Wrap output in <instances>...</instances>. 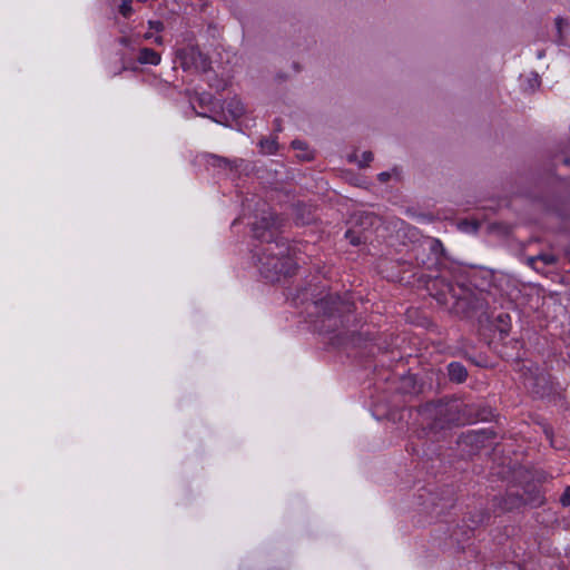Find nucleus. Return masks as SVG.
<instances>
[{"label": "nucleus", "mask_w": 570, "mask_h": 570, "mask_svg": "<svg viewBox=\"0 0 570 570\" xmlns=\"http://www.w3.org/2000/svg\"><path fill=\"white\" fill-rule=\"evenodd\" d=\"M315 308L321 315L315 322V330L320 333H332L342 324V313L348 311L347 306L338 302V297L328 296L315 303Z\"/></svg>", "instance_id": "f03ea898"}, {"label": "nucleus", "mask_w": 570, "mask_h": 570, "mask_svg": "<svg viewBox=\"0 0 570 570\" xmlns=\"http://www.w3.org/2000/svg\"><path fill=\"white\" fill-rule=\"evenodd\" d=\"M539 85V80H538V76L535 75L534 78H533V83H531V87H534V86H538Z\"/></svg>", "instance_id": "393cba45"}, {"label": "nucleus", "mask_w": 570, "mask_h": 570, "mask_svg": "<svg viewBox=\"0 0 570 570\" xmlns=\"http://www.w3.org/2000/svg\"><path fill=\"white\" fill-rule=\"evenodd\" d=\"M560 502L562 503L563 507L570 505V487H567L564 489V492L560 499Z\"/></svg>", "instance_id": "412c9836"}, {"label": "nucleus", "mask_w": 570, "mask_h": 570, "mask_svg": "<svg viewBox=\"0 0 570 570\" xmlns=\"http://www.w3.org/2000/svg\"><path fill=\"white\" fill-rule=\"evenodd\" d=\"M345 238L354 246L360 245L367 239L363 232H357L352 228L345 233Z\"/></svg>", "instance_id": "ddd939ff"}, {"label": "nucleus", "mask_w": 570, "mask_h": 570, "mask_svg": "<svg viewBox=\"0 0 570 570\" xmlns=\"http://www.w3.org/2000/svg\"><path fill=\"white\" fill-rule=\"evenodd\" d=\"M373 160V154L372 151H363L361 155V158L357 160L360 167H365L370 165V163Z\"/></svg>", "instance_id": "a211bd4d"}, {"label": "nucleus", "mask_w": 570, "mask_h": 570, "mask_svg": "<svg viewBox=\"0 0 570 570\" xmlns=\"http://www.w3.org/2000/svg\"><path fill=\"white\" fill-rule=\"evenodd\" d=\"M213 160H214V166H218V167H227L229 166V160L226 159V158H222V157H218V156H212Z\"/></svg>", "instance_id": "aec40b11"}, {"label": "nucleus", "mask_w": 570, "mask_h": 570, "mask_svg": "<svg viewBox=\"0 0 570 570\" xmlns=\"http://www.w3.org/2000/svg\"><path fill=\"white\" fill-rule=\"evenodd\" d=\"M569 27V23L566 19H563L562 17H557L556 18V28H557V39H556V42L558 45H563L564 42V36H563V29L564 28H568Z\"/></svg>", "instance_id": "4468645a"}, {"label": "nucleus", "mask_w": 570, "mask_h": 570, "mask_svg": "<svg viewBox=\"0 0 570 570\" xmlns=\"http://www.w3.org/2000/svg\"><path fill=\"white\" fill-rule=\"evenodd\" d=\"M131 1L132 0H121L120 13L126 18L131 14Z\"/></svg>", "instance_id": "6ab92c4d"}, {"label": "nucleus", "mask_w": 570, "mask_h": 570, "mask_svg": "<svg viewBox=\"0 0 570 570\" xmlns=\"http://www.w3.org/2000/svg\"><path fill=\"white\" fill-rule=\"evenodd\" d=\"M488 518H489V515L487 513L480 512L478 514V519L476 520H474V519L471 520L472 525L473 527H478V525L482 524L485 521V519H488Z\"/></svg>", "instance_id": "5701e85b"}, {"label": "nucleus", "mask_w": 570, "mask_h": 570, "mask_svg": "<svg viewBox=\"0 0 570 570\" xmlns=\"http://www.w3.org/2000/svg\"><path fill=\"white\" fill-rule=\"evenodd\" d=\"M538 261L542 262L544 265H553L557 263V257L553 254H540L529 258V264L533 266Z\"/></svg>", "instance_id": "2eb2a0df"}, {"label": "nucleus", "mask_w": 570, "mask_h": 570, "mask_svg": "<svg viewBox=\"0 0 570 570\" xmlns=\"http://www.w3.org/2000/svg\"><path fill=\"white\" fill-rule=\"evenodd\" d=\"M224 110H226L233 119H237L245 114L246 108L240 99L234 97L225 102Z\"/></svg>", "instance_id": "6e6552de"}, {"label": "nucleus", "mask_w": 570, "mask_h": 570, "mask_svg": "<svg viewBox=\"0 0 570 570\" xmlns=\"http://www.w3.org/2000/svg\"><path fill=\"white\" fill-rule=\"evenodd\" d=\"M377 177H379L380 181L386 183L390 179L391 174L389 171H383V173H380Z\"/></svg>", "instance_id": "b1692460"}, {"label": "nucleus", "mask_w": 570, "mask_h": 570, "mask_svg": "<svg viewBox=\"0 0 570 570\" xmlns=\"http://www.w3.org/2000/svg\"><path fill=\"white\" fill-rule=\"evenodd\" d=\"M543 56H544V51H539V52H538V58H539V59H541Z\"/></svg>", "instance_id": "cd10ccee"}, {"label": "nucleus", "mask_w": 570, "mask_h": 570, "mask_svg": "<svg viewBox=\"0 0 570 570\" xmlns=\"http://www.w3.org/2000/svg\"><path fill=\"white\" fill-rule=\"evenodd\" d=\"M155 42H156V43H158V45H161V43H163V39H161V37H159V36H158V37H156V38H155Z\"/></svg>", "instance_id": "a878e982"}, {"label": "nucleus", "mask_w": 570, "mask_h": 570, "mask_svg": "<svg viewBox=\"0 0 570 570\" xmlns=\"http://www.w3.org/2000/svg\"><path fill=\"white\" fill-rule=\"evenodd\" d=\"M449 407L443 403H426L416 410L423 430L431 432L442 430L451 421L448 417Z\"/></svg>", "instance_id": "20e7f679"}, {"label": "nucleus", "mask_w": 570, "mask_h": 570, "mask_svg": "<svg viewBox=\"0 0 570 570\" xmlns=\"http://www.w3.org/2000/svg\"><path fill=\"white\" fill-rule=\"evenodd\" d=\"M279 226V218L272 210L263 209L252 228L254 237L262 240L254 249L253 257L262 276L269 282L292 275L297 267L291 246L285 239L275 236Z\"/></svg>", "instance_id": "f257e3e1"}, {"label": "nucleus", "mask_w": 570, "mask_h": 570, "mask_svg": "<svg viewBox=\"0 0 570 570\" xmlns=\"http://www.w3.org/2000/svg\"><path fill=\"white\" fill-rule=\"evenodd\" d=\"M498 322H499V332L502 334V335H508L509 331H510V324H509V321H510V316L508 314H504V313H501L498 315L497 317Z\"/></svg>", "instance_id": "dca6fc26"}, {"label": "nucleus", "mask_w": 570, "mask_h": 570, "mask_svg": "<svg viewBox=\"0 0 570 570\" xmlns=\"http://www.w3.org/2000/svg\"><path fill=\"white\" fill-rule=\"evenodd\" d=\"M377 220L376 216L372 213H358L354 215L352 222L354 225H358L361 227V232H365L368 227L373 226Z\"/></svg>", "instance_id": "1a4fd4ad"}, {"label": "nucleus", "mask_w": 570, "mask_h": 570, "mask_svg": "<svg viewBox=\"0 0 570 570\" xmlns=\"http://www.w3.org/2000/svg\"><path fill=\"white\" fill-rule=\"evenodd\" d=\"M176 57L185 71L206 70L208 60L195 46H187L177 50Z\"/></svg>", "instance_id": "39448f33"}, {"label": "nucleus", "mask_w": 570, "mask_h": 570, "mask_svg": "<svg viewBox=\"0 0 570 570\" xmlns=\"http://www.w3.org/2000/svg\"><path fill=\"white\" fill-rule=\"evenodd\" d=\"M459 228L466 233H475L479 228V224L475 222L464 220L459 224Z\"/></svg>", "instance_id": "f3484780"}, {"label": "nucleus", "mask_w": 570, "mask_h": 570, "mask_svg": "<svg viewBox=\"0 0 570 570\" xmlns=\"http://www.w3.org/2000/svg\"><path fill=\"white\" fill-rule=\"evenodd\" d=\"M448 373L451 381L462 383L468 376L466 368L459 362H451L448 365Z\"/></svg>", "instance_id": "0eeeda50"}, {"label": "nucleus", "mask_w": 570, "mask_h": 570, "mask_svg": "<svg viewBox=\"0 0 570 570\" xmlns=\"http://www.w3.org/2000/svg\"><path fill=\"white\" fill-rule=\"evenodd\" d=\"M138 61L141 65L157 66L160 62V55L150 48H142L139 51Z\"/></svg>", "instance_id": "9d476101"}, {"label": "nucleus", "mask_w": 570, "mask_h": 570, "mask_svg": "<svg viewBox=\"0 0 570 570\" xmlns=\"http://www.w3.org/2000/svg\"><path fill=\"white\" fill-rule=\"evenodd\" d=\"M445 252L443 244L438 238H425L415 249L417 265L429 269H439L443 263Z\"/></svg>", "instance_id": "7ed1b4c3"}, {"label": "nucleus", "mask_w": 570, "mask_h": 570, "mask_svg": "<svg viewBox=\"0 0 570 570\" xmlns=\"http://www.w3.org/2000/svg\"><path fill=\"white\" fill-rule=\"evenodd\" d=\"M292 147L295 150L302 151V154H298L297 157L302 160H311L313 159V153L308 150L307 144L302 140H293Z\"/></svg>", "instance_id": "f8f14e48"}, {"label": "nucleus", "mask_w": 570, "mask_h": 570, "mask_svg": "<svg viewBox=\"0 0 570 570\" xmlns=\"http://www.w3.org/2000/svg\"><path fill=\"white\" fill-rule=\"evenodd\" d=\"M258 147L262 155H274L278 149V142L276 138L265 137L259 140Z\"/></svg>", "instance_id": "9b49d317"}, {"label": "nucleus", "mask_w": 570, "mask_h": 570, "mask_svg": "<svg viewBox=\"0 0 570 570\" xmlns=\"http://www.w3.org/2000/svg\"><path fill=\"white\" fill-rule=\"evenodd\" d=\"M237 223H238V219H235V220L233 222V226H235Z\"/></svg>", "instance_id": "c85d7f7f"}, {"label": "nucleus", "mask_w": 570, "mask_h": 570, "mask_svg": "<svg viewBox=\"0 0 570 570\" xmlns=\"http://www.w3.org/2000/svg\"><path fill=\"white\" fill-rule=\"evenodd\" d=\"M144 38L145 39H151L153 35L150 32H147V33L144 35Z\"/></svg>", "instance_id": "bb28decb"}, {"label": "nucleus", "mask_w": 570, "mask_h": 570, "mask_svg": "<svg viewBox=\"0 0 570 570\" xmlns=\"http://www.w3.org/2000/svg\"><path fill=\"white\" fill-rule=\"evenodd\" d=\"M148 26L150 29L159 32L164 29V23L159 20H149Z\"/></svg>", "instance_id": "4be33fe9"}, {"label": "nucleus", "mask_w": 570, "mask_h": 570, "mask_svg": "<svg viewBox=\"0 0 570 570\" xmlns=\"http://www.w3.org/2000/svg\"><path fill=\"white\" fill-rule=\"evenodd\" d=\"M529 372V375H524V386L540 396L544 395L548 384L546 375L543 373L533 374L531 370Z\"/></svg>", "instance_id": "423d86ee"}]
</instances>
